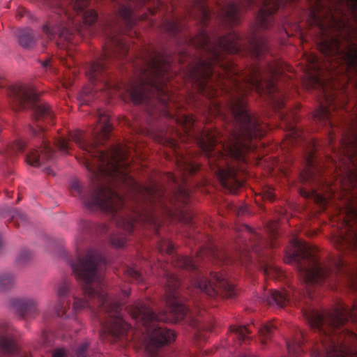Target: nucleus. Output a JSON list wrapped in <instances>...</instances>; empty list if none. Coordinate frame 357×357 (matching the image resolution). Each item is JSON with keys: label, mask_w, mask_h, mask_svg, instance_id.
<instances>
[{"label": "nucleus", "mask_w": 357, "mask_h": 357, "mask_svg": "<svg viewBox=\"0 0 357 357\" xmlns=\"http://www.w3.org/2000/svg\"><path fill=\"white\" fill-rule=\"evenodd\" d=\"M319 49L329 62L343 65L347 70L357 73V44L351 40L348 39L343 46L337 36L323 38Z\"/></svg>", "instance_id": "obj_13"}, {"label": "nucleus", "mask_w": 357, "mask_h": 357, "mask_svg": "<svg viewBox=\"0 0 357 357\" xmlns=\"http://www.w3.org/2000/svg\"><path fill=\"white\" fill-rule=\"evenodd\" d=\"M50 172H51V170H50V169H47V174H50Z\"/></svg>", "instance_id": "obj_53"}, {"label": "nucleus", "mask_w": 357, "mask_h": 357, "mask_svg": "<svg viewBox=\"0 0 357 357\" xmlns=\"http://www.w3.org/2000/svg\"><path fill=\"white\" fill-rule=\"evenodd\" d=\"M338 241L340 243L339 249L357 248V232L352 231L349 237L341 235Z\"/></svg>", "instance_id": "obj_28"}, {"label": "nucleus", "mask_w": 357, "mask_h": 357, "mask_svg": "<svg viewBox=\"0 0 357 357\" xmlns=\"http://www.w3.org/2000/svg\"><path fill=\"white\" fill-rule=\"evenodd\" d=\"M310 326L319 333L320 344L314 346L312 357H351V343H357V334L344 326L349 320L357 323V304L342 306L326 314L312 307L303 309Z\"/></svg>", "instance_id": "obj_6"}, {"label": "nucleus", "mask_w": 357, "mask_h": 357, "mask_svg": "<svg viewBox=\"0 0 357 357\" xmlns=\"http://www.w3.org/2000/svg\"><path fill=\"white\" fill-rule=\"evenodd\" d=\"M210 255L213 260H215L217 263H229L231 261V257L224 251L219 250L214 247L210 249Z\"/></svg>", "instance_id": "obj_30"}, {"label": "nucleus", "mask_w": 357, "mask_h": 357, "mask_svg": "<svg viewBox=\"0 0 357 357\" xmlns=\"http://www.w3.org/2000/svg\"><path fill=\"white\" fill-rule=\"evenodd\" d=\"M135 65L145 77L140 78L137 85L128 89L132 102L153 107L154 101L157 100L167 109L174 101V96L167 86L171 70L169 59L165 53L149 45L142 48Z\"/></svg>", "instance_id": "obj_7"}, {"label": "nucleus", "mask_w": 357, "mask_h": 357, "mask_svg": "<svg viewBox=\"0 0 357 357\" xmlns=\"http://www.w3.org/2000/svg\"><path fill=\"white\" fill-rule=\"evenodd\" d=\"M17 40L20 46L25 49L32 48L36 42V36L29 28L20 29L16 31Z\"/></svg>", "instance_id": "obj_22"}, {"label": "nucleus", "mask_w": 357, "mask_h": 357, "mask_svg": "<svg viewBox=\"0 0 357 357\" xmlns=\"http://www.w3.org/2000/svg\"><path fill=\"white\" fill-rule=\"evenodd\" d=\"M294 241V250L289 255V262L296 265L308 295L310 296L312 285L328 283L333 288L337 275L344 273V261L338 259L321 263L308 245L298 240Z\"/></svg>", "instance_id": "obj_10"}, {"label": "nucleus", "mask_w": 357, "mask_h": 357, "mask_svg": "<svg viewBox=\"0 0 357 357\" xmlns=\"http://www.w3.org/2000/svg\"><path fill=\"white\" fill-rule=\"evenodd\" d=\"M306 163L309 168H312L314 165V154L313 153H309L306 158Z\"/></svg>", "instance_id": "obj_40"}, {"label": "nucleus", "mask_w": 357, "mask_h": 357, "mask_svg": "<svg viewBox=\"0 0 357 357\" xmlns=\"http://www.w3.org/2000/svg\"><path fill=\"white\" fill-rule=\"evenodd\" d=\"M340 144L344 154L351 161L357 160V134H354L352 139H341Z\"/></svg>", "instance_id": "obj_23"}, {"label": "nucleus", "mask_w": 357, "mask_h": 357, "mask_svg": "<svg viewBox=\"0 0 357 357\" xmlns=\"http://www.w3.org/2000/svg\"><path fill=\"white\" fill-rule=\"evenodd\" d=\"M26 218L24 214L19 213L16 216L12 218V222L17 226L24 225L26 223Z\"/></svg>", "instance_id": "obj_38"}, {"label": "nucleus", "mask_w": 357, "mask_h": 357, "mask_svg": "<svg viewBox=\"0 0 357 357\" xmlns=\"http://www.w3.org/2000/svg\"><path fill=\"white\" fill-rule=\"evenodd\" d=\"M43 344H47L50 342L49 340V333L47 332L43 333Z\"/></svg>", "instance_id": "obj_43"}, {"label": "nucleus", "mask_w": 357, "mask_h": 357, "mask_svg": "<svg viewBox=\"0 0 357 357\" xmlns=\"http://www.w3.org/2000/svg\"><path fill=\"white\" fill-rule=\"evenodd\" d=\"M164 113L169 118H172V114H171L168 111H164Z\"/></svg>", "instance_id": "obj_50"}, {"label": "nucleus", "mask_w": 357, "mask_h": 357, "mask_svg": "<svg viewBox=\"0 0 357 357\" xmlns=\"http://www.w3.org/2000/svg\"><path fill=\"white\" fill-rule=\"evenodd\" d=\"M106 260L96 250H89L84 256L79 253L70 264L75 278L80 282L84 298L73 294L74 302L70 305L69 295L72 284L68 279L62 280L58 285V301L54 310L59 317L70 319L85 308L93 313L100 325L99 335L103 340L120 342L126 345L133 338V330L123 318L121 310L128 298L130 289L121 291V296L111 298L105 291L100 268Z\"/></svg>", "instance_id": "obj_4"}, {"label": "nucleus", "mask_w": 357, "mask_h": 357, "mask_svg": "<svg viewBox=\"0 0 357 357\" xmlns=\"http://www.w3.org/2000/svg\"><path fill=\"white\" fill-rule=\"evenodd\" d=\"M31 252L26 249H23L19 253L17 260L20 264H25L31 259Z\"/></svg>", "instance_id": "obj_36"}, {"label": "nucleus", "mask_w": 357, "mask_h": 357, "mask_svg": "<svg viewBox=\"0 0 357 357\" xmlns=\"http://www.w3.org/2000/svg\"><path fill=\"white\" fill-rule=\"evenodd\" d=\"M50 63V61L49 59H47L43 62L42 65L43 67L47 68L49 66Z\"/></svg>", "instance_id": "obj_48"}, {"label": "nucleus", "mask_w": 357, "mask_h": 357, "mask_svg": "<svg viewBox=\"0 0 357 357\" xmlns=\"http://www.w3.org/2000/svg\"><path fill=\"white\" fill-rule=\"evenodd\" d=\"M242 230H243L249 235H252V238L255 239L252 240V242L251 243L250 246L252 247V249L253 250L257 251L258 249H259L261 246V244L262 243L263 241L261 237L257 233L254 231L252 229L247 225H242Z\"/></svg>", "instance_id": "obj_29"}, {"label": "nucleus", "mask_w": 357, "mask_h": 357, "mask_svg": "<svg viewBox=\"0 0 357 357\" xmlns=\"http://www.w3.org/2000/svg\"><path fill=\"white\" fill-rule=\"evenodd\" d=\"M329 143L332 144L334 140V137L331 130L329 131Z\"/></svg>", "instance_id": "obj_47"}, {"label": "nucleus", "mask_w": 357, "mask_h": 357, "mask_svg": "<svg viewBox=\"0 0 357 357\" xmlns=\"http://www.w3.org/2000/svg\"><path fill=\"white\" fill-rule=\"evenodd\" d=\"M61 62L63 65H66L68 67L70 68V64L68 63V60H65V59H62L61 60Z\"/></svg>", "instance_id": "obj_49"}, {"label": "nucleus", "mask_w": 357, "mask_h": 357, "mask_svg": "<svg viewBox=\"0 0 357 357\" xmlns=\"http://www.w3.org/2000/svg\"><path fill=\"white\" fill-rule=\"evenodd\" d=\"M350 11L352 17L357 24V0H342Z\"/></svg>", "instance_id": "obj_34"}, {"label": "nucleus", "mask_w": 357, "mask_h": 357, "mask_svg": "<svg viewBox=\"0 0 357 357\" xmlns=\"http://www.w3.org/2000/svg\"><path fill=\"white\" fill-rule=\"evenodd\" d=\"M57 45L59 46L61 48L64 47V44H61L59 42L57 43Z\"/></svg>", "instance_id": "obj_51"}, {"label": "nucleus", "mask_w": 357, "mask_h": 357, "mask_svg": "<svg viewBox=\"0 0 357 357\" xmlns=\"http://www.w3.org/2000/svg\"><path fill=\"white\" fill-rule=\"evenodd\" d=\"M310 60H311L312 64L313 65V68H317V63L318 62L317 57L315 56H311Z\"/></svg>", "instance_id": "obj_44"}, {"label": "nucleus", "mask_w": 357, "mask_h": 357, "mask_svg": "<svg viewBox=\"0 0 357 357\" xmlns=\"http://www.w3.org/2000/svg\"><path fill=\"white\" fill-rule=\"evenodd\" d=\"M15 286V275L10 272L0 273V292L6 293L10 291Z\"/></svg>", "instance_id": "obj_25"}, {"label": "nucleus", "mask_w": 357, "mask_h": 357, "mask_svg": "<svg viewBox=\"0 0 357 357\" xmlns=\"http://www.w3.org/2000/svg\"><path fill=\"white\" fill-rule=\"evenodd\" d=\"M185 132L190 135V132L194 127L195 120L192 116H184L181 120Z\"/></svg>", "instance_id": "obj_33"}, {"label": "nucleus", "mask_w": 357, "mask_h": 357, "mask_svg": "<svg viewBox=\"0 0 357 357\" xmlns=\"http://www.w3.org/2000/svg\"><path fill=\"white\" fill-rule=\"evenodd\" d=\"M277 326L273 323H267L257 328L262 344H265L271 338Z\"/></svg>", "instance_id": "obj_27"}, {"label": "nucleus", "mask_w": 357, "mask_h": 357, "mask_svg": "<svg viewBox=\"0 0 357 357\" xmlns=\"http://www.w3.org/2000/svg\"><path fill=\"white\" fill-rule=\"evenodd\" d=\"M89 343L84 342L81 343L75 350L77 357H88Z\"/></svg>", "instance_id": "obj_35"}, {"label": "nucleus", "mask_w": 357, "mask_h": 357, "mask_svg": "<svg viewBox=\"0 0 357 357\" xmlns=\"http://www.w3.org/2000/svg\"><path fill=\"white\" fill-rule=\"evenodd\" d=\"M161 5V2L159 0H156V6L153 8H149V11L151 15H154L157 12V9L159 8Z\"/></svg>", "instance_id": "obj_41"}, {"label": "nucleus", "mask_w": 357, "mask_h": 357, "mask_svg": "<svg viewBox=\"0 0 357 357\" xmlns=\"http://www.w3.org/2000/svg\"><path fill=\"white\" fill-rule=\"evenodd\" d=\"M97 127L93 133L94 142L85 139L82 131L70 133L68 139L59 137L55 145L64 153L70 149L69 141H73L82 151V163L91 174L92 183L84 188L77 180L70 184V192L78 197L91 211H100L109 215L116 226L125 233L114 234L110 243L122 248L137 223L144 224L152 220L144 205L162 204L165 190L162 185L150 181L147 185L137 182L130 174L127 151L117 146L109 151L98 148L109 139L112 131L109 116L98 111Z\"/></svg>", "instance_id": "obj_1"}, {"label": "nucleus", "mask_w": 357, "mask_h": 357, "mask_svg": "<svg viewBox=\"0 0 357 357\" xmlns=\"http://www.w3.org/2000/svg\"><path fill=\"white\" fill-rule=\"evenodd\" d=\"M107 26L111 27V29H112V26H115L116 25L113 24L112 23H109L107 24Z\"/></svg>", "instance_id": "obj_52"}, {"label": "nucleus", "mask_w": 357, "mask_h": 357, "mask_svg": "<svg viewBox=\"0 0 357 357\" xmlns=\"http://www.w3.org/2000/svg\"><path fill=\"white\" fill-rule=\"evenodd\" d=\"M52 13L43 30L50 40L70 43L75 33L84 36L95 33L93 27L98 20L93 10L86 9L90 0H47Z\"/></svg>", "instance_id": "obj_8"}, {"label": "nucleus", "mask_w": 357, "mask_h": 357, "mask_svg": "<svg viewBox=\"0 0 357 357\" xmlns=\"http://www.w3.org/2000/svg\"><path fill=\"white\" fill-rule=\"evenodd\" d=\"M211 15L209 8L199 3L197 13L190 11L183 17L165 19L160 28L162 31L175 38L179 45L193 47L202 52V56L195 57L187 75L195 89L209 100L225 94L229 102V95L235 92L234 84L238 83L242 86V78L245 75H239L238 69L230 60L225 58V54H240L248 51L252 56L260 60L268 52L269 46L267 38L255 32L243 38L234 30L229 29L226 35L215 36L213 40L204 29L196 36L186 32L185 20L188 17L193 18L202 26H206ZM213 104H215L217 112L226 121L228 118V102L225 109L219 102H213Z\"/></svg>", "instance_id": "obj_3"}, {"label": "nucleus", "mask_w": 357, "mask_h": 357, "mask_svg": "<svg viewBox=\"0 0 357 357\" xmlns=\"http://www.w3.org/2000/svg\"><path fill=\"white\" fill-rule=\"evenodd\" d=\"M167 176V178L169 181H171L172 182H173L174 183H178L177 177L174 174H173L172 173H169Z\"/></svg>", "instance_id": "obj_42"}, {"label": "nucleus", "mask_w": 357, "mask_h": 357, "mask_svg": "<svg viewBox=\"0 0 357 357\" xmlns=\"http://www.w3.org/2000/svg\"><path fill=\"white\" fill-rule=\"evenodd\" d=\"M307 341L304 333L299 331L297 337L287 342V347L289 355L292 357H300L304 352L303 344Z\"/></svg>", "instance_id": "obj_20"}, {"label": "nucleus", "mask_w": 357, "mask_h": 357, "mask_svg": "<svg viewBox=\"0 0 357 357\" xmlns=\"http://www.w3.org/2000/svg\"><path fill=\"white\" fill-rule=\"evenodd\" d=\"M126 276L130 280L140 283L144 280V278L140 272L135 268L127 267L125 270Z\"/></svg>", "instance_id": "obj_31"}, {"label": "nucleus", "mask_w": 357, "mask_h": 357, "mask_svg": "<svg viewBox=\"0 0 357 357\" xmlns=\"http://www.w3.org/2000/svg\"><path fill=\"white\" fill-rule=\"evenodd\" d=\"M6 86V81L0 76V88L5 87Z\"/></svg>", "instance_id": "obj_46"}, {"label": "nucleus", "mask_w": 357, "mask_h": 357, "mask_svg": "<svg viewBox=\"0 0 357 357\" xmlns=\"http://www.w3.org/2000/svg\"><path fill=\"white\" fill-rule=\"evenodd\" d=\"M176 165L183 183L186 182L188 175L194 174L199 169L198 163L183 155L176 156Z\"/></svg>", "instance_id": "obj_19"}, {"label": "nucleus", "mask_w": 357, "mask_h": 357, "mask_svg": "<svg viewBox=\"0 0 357 357\" xmlns=\"http://www.w3.org/2000/svg\"><path fill=\"white\" fill-rule=\"evenodd\" d=\"M32 133L34 136L38 137L40 146L30 149L29 152L25 155V161L33 167H39L43 164L52 161L55 157V151L47 139L43 127L37 124L36 128L32 129Z\"/></svg>", "instance_id": "obj_15"}, {"label": "nucleus", "mask_w": 357, "mask_h": 357, "mask_svg": "<svg viewBox=\"0 0 357 357\" xmlns=\"http://www.w3.org/2000/svg\"><path fill=\"white\" fill-rule=\"evenodd\" d=\"M118 17L121 20L125 26L124 29L119 28V30H118L119 32L131 29L138 20H143L146 17V16L142 15L140 18H138L135 13V8H132V6L130 4L124 5L121 3L119 4Z\"/></svg>", "instance_id": "obj_17"}, {"label": "nucleus", "mask_w": 357, "mask_h": 357, "mask_svg": "<svg viewBox=\"0 0 357 357\" xmlns=\"http://www.w3.org/2000/svg\"><path fill=\"white\" fill-rule=\"evenodd\" d=\"M107 231H108V228H107V225H102L100 226V231L101 233H106V232H107Z\"/></svg>", "instance_id": "obj_45"}, {"label": "nucleus", "mask_w": 357, "mask_h": 357, "mask_svg": "<svg viewBox=\"0 0 357 357\" xmlns=\"http://www.w3.org/2000/svg\"><path fill=\"white\" fill-rule=\"evenodd\" d=\"M52 357H69V352L64 348H56L53 350Z\"/></svg>", "instance_id": "obj_37"}, {"label": "nucleus", "mask_w": 357, "mask_h": 357, "mask_svg": "<svg viewBox=\"0 0 357 357\" xmlns=\"http://www.w3.org/2000/svg\"><path fill=\"white\" fill-rule=\"evenodd\" d=\"M297 292L293 291L291 293L287 290L277 291L271 289L266 295V303L269 305H276L279 307H284L290 303L292 299H296Z\"/></svg>", "instance_id": "obj_18"}, {"label": "nucleus", "mask_w": 357, "mask_h": 357, "mask_svg": "<svg viewBox=\"0 0 357 357\" xmlns=\"http://www.w3.org/2000/svg\"><path fill=\"white\" fill-rule=\"evenodd\" d=\"M178 193L179 194V196L183 199L184 202H186L190 197V192L185 187L178 186Z\"/></svg>", "instance_id": "obj_39"}, {"label": "nucleus", "mask_w": 357, "mask_h": 357, "mask_svg": "<svg viewBox=\"0 0 357 357\" xmlns=\"http://www.w3.org/2000/svg\"><path fill=\"white\" fill-rule=\"evenodd\" d=\"M263 273L268 278H276L280 276L282 271L280 268L272 266H265L262 268Z\"/></svg>", "instance_id": "obj_32"}, {"label": "nucleus", "mask_w": 357, "mask_h": 357, "mask_svg": "<svg viewBox=\"0 0 357 357\" xmlns=\"http://www.w3.org/2000/svg\"><path fill=\"white\" fill-rule=\"evenodd\" d=\"M159 252L167 254L174 266L192 272V291L204 293L210 297L221 295L231 298L235 295L234 286L223 274L203 270L199 265V257L192 259L174 254V245L168 240H162L158 245Z\"/></svg>", "instance_id": "obj_9"}, {"label": "nucleus", "mask_w": 357, "mask_h": 357, "mask_svg": "<svg viewBox=\"0 0 357 357\" xmlns=\"http://www.w3.org/2000/svg\"><path fill=\"white\" fill-rule=\"evenodd\" d=\"M26 146L24 141L17 139L8 145L6 149L1 151V154L6 158L12 160L19 153H23Z\"/></svg>", "instance_id": "obj_24"}, {"label": "nucleus", "mask_w": 357, "mask_h": 357, "mask_svg": "<svg viewBox=\"0 0 357 357\" xmlns=\"http://www.w3.org/2000/svg\"><path fill=\"white\" fill-rule=\"evenodd\" d=\"M162 274L167 311L156 314L149 301H138L126 307L132 319L143 326L142 333L145 335V351L148 357H161L158 354V349L175 339L174 333L162 328L159 322H177L184 319L190 312L189 307L182 303L179 297L178 290L181 285L180 278L166 268H162Z\"/></svg>", "instance_id": "obj_5"}, {"label": "nucleus", "mask_w": 357, "mask_h": 357, "mask_svg": "<svg viewBox=\"0 0 357 357\" xmlns=\"http://www.w3.org/2000/svg\"><path fill=\"white\" fill-rule=\"evenodd\" d=\"M7 92L16 109L31 108L36 121L43 120L48 123H53L54 116L50 105L38 100L33 87L18 84L10 86Z\"/></svg>", "instance_id": "obj_12"}, {"label": "nucleus", "mask_w": 357, "mask_h": 357, "mask_svg": "<svg viewBox=\"0 0 357 357\" xmlns=\"http://www.w3.org/2000/svg\"><path fill=\"white\" fill-rule=\"evenodd\" d=\"M314 120L328 128H333L335 123L330 108L321 104L314 114Z\"/></svg>", "instance_id": "obj_21"}, {"label": "nucleus", "mask_w": 357, "mask_h": 357, "mask_svg": "<svg viewBox=\"0 0 357 357\" xmlns=\"http://www.w3.org/2000/svg\"><path fill=\"white\" fill-rule=\"evenodd\" d=\"M109 37H110L114 45L112 51L105 50L100 58L88 65L86 70V76L89 80L91 82H100L102 84L101 89L105 90L116 87L115 84L110 83L109 80L108 61L113 57L121 59L129 53L128 45L122 40L116 39L114 36H109Z\"/></svg>", "instance_id": "obj_14"}, {"label": "nucleus", "mask_w": 357, "mask_h": 357, "mask_svg": "<svg viewBox=\"0 0 357 357\" xmlns=\"http://www.w3.org/2000/svg\"><path fill=\"white\" fill-rule=\"evenodd\" d=\"M70 60H71L72 61H73V58L71 56H70Z\"/></svg>", "instance_id": "obj_54"}, {"label": "nucleus", "mask_w": 357, "mask_h": 357, "mask_svg": "<svg viewBox=\"0 0 357 357\" xmlns=\"http://www.w3.org/2000/svg\"><path fill=\"white\" fill-rule=\"evenodd\" d=\"M10 305L23 318L33 317L39 314L38 301L34 297L13 298Z\"/></svg>", "instance_id": "obj_16"}, {"label": "nucleus", "mask_w": 357, "mask_h": 357, "mask_svg": "<svg viewBox=\"0 0 357 357\" xmlns=\"http://www.w3.org/2000/svg\"><path fill=\"white\" fill-rule=\"evenodd\" d=\"M282 73V66L278 62H269L264 68L258 66L252 67L242 78L243 85L236 83L235 92L229 95L226 121H231V127L227 136L222 139L219 132L214 135L207 132L202 133L197 139L210 168L221 184L231 191L243 185L237 177L238 167L231 163H245L246 153L253 149L252 140L263 137L266 132L259 119L247 109L245 97L249 91L267 93L292 139L302 138L303 131L296 125V117L281 111L284 107L283 96L276 97L279 90L276 81Z\"/></svg>", "instance_id": "obj_2"}, {"label": "nucleus", "mask_w": 357, "mask_h": 357, "mask_svg": "<svg viewBox=\"0 0 357 357\" xmlns=\"http://www.w3.org/2000/svg\"><path fill=\"white\" fill-rule=\"evenodd\" d=\"M230 331L234 335L233 339H237L241 343L250 339L249 335L252 333L251 326H233L230 327Z\"/></svg>", "instance_id": "obj_26"}, {"label": "nucleus", "mask_w": 357, "mask_h": 357, "mask_svg": "<svg viewBox=\"0 0 357 357\" xmlns=\"http://www.w3.org/2000/svg\"><path fill=\"white\" fill-rule=\"evenodd\" d=\"M284 0H236L221 6L218 15L221 24L226 26L237 24L243 12L248 8H259L258 25L263 29L271 27L275 22L274 14Z\"/></svg>", "instance_id": "obj_11"}]
</instances>
